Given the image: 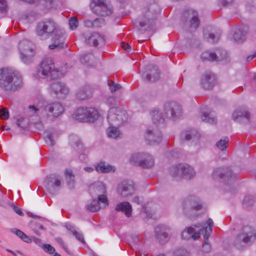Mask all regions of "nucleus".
I'll return each mask as SVG.
<instances>
[{"instance_id":"obj_1","label":"nucleus","mask_w":256,"mask_h":256,"mask_svg":"<svg viewBox=\"0 0 256 256\" xmlns=\"http://www.w3.org/2000/svg\"><path fill=\"white\" fill-rule=\"evenodd\" d=\"M36 32L42 39H46L52 34H54L52 38L54 44L49 46L50 49L61 48L64 47L65 33L58 28L54 20L48 19L40 22L38 24Z\"/></svg>"},{"instance_id":"obj_2","label":"nucleus","mask_w":256,"mask_h":256,"mask_svg":"<svg viewBox=\"0 0 256 256\" xmlns=\"http://www.w3.org/2000/svg\"><path fill=\"white\" fill-rule=\"evenodd\" d=\"M22 85L21 74L8 68L0 69V88L5 92H14Z\"/></svg>"},{"instance_id":"obj_3","label":"nucleus","mask_w":256,"mask_h":256,"mask_svg":"<svg viewBox=\"0 0 256 256\" xmlns=\"http://www.w3.org/2000/svg\"><path fill=\"white\" fill-rule=\"evenodd\" d=\"M30 110L34 112L36 116H47L52 119H55L60 116L64 110L62 104L58 102H46L39 104L36 107L34 106H28Z\"/></svg>"},{"instance_id":"obj_4","label":"nucleus","mask_w":256,"mask_h":256,"mask_svg":"<svg viewBox=\"0 0 256 256\" xmlns=\"http://www.w3.org/2000/svg\"><path fill=\"white\" fill-rule=\"evenodd\" d=\"M37 73L39 77L43 78L54 79L59 77L58 71L55 68L52 58H46L42 60L38 68Z\"/></svg>"},{"instance_id":"obj_5","label":"nucleus","mask_w":256,"mask_h":256,"mask_svg":"<svg viewBox=\"0 0 256 256\" xmlns=\"http://www.w3.org/2000/svg\"><path fill=\"white\" fill-rule=\"evenodd\" d=\"M182 207L184 214L190 218L197 216L198 212L202 209V204L193 196L185 198L182 202Z\"/></svg>"},{"instance_id":"obj_6","label":"nucleus","mask_w":256,"mask_h":256,"mask_svg":"<svg viewBox=\"0 0 256 256\" xmlns=\"http://www.w3.org/2000/svg\"><path fill=\"white\" fill-rule=\"evenodd\" d=\"M130 161L132 164L144 168H151L154 164V160L152 156L146 152H138L133 154Z\"/></svg>"},{"instance_id":"obj_7","label":"nucleus","mask_w":256,"mask_h":256,"mask_svg":"<svg viewBox=\"0 0 256 256\" xmlns=\"http://www.w3.org/2000/svg\"><path fill=\"white\" fill-rule=\"evenodd\" d=\"M107 119L110 126H120L126 121L128 114L126 110L122 108H111Z\"/></svg>"},{"instance_id":"obj_8","label":"nucleus","mask_w":256,"mask_h":256,"mask_svg":"<svg viewBox=\"0 0 256 256\" xmlns=\"http://www.w3.org/2000/svg\"><path fill=\"white\" fill-rule=\"evenodd\" d=\"M256 232L250 226H244L238 236L235 244L239 248L251 243L255 240Z\"/></svg>"},{"instance_id":"obj_9","label":"nucleus","mask_w":256,"mask_h":256,"mask_svg":"<svg viewBox=\"0 0 256 256\" xmlns=\"http://www.w3.org/2000/svg\"><path fill=\"white\" fill-rule=\"evenodd\" d=\"M170 172L174 178L183 177L188 179L192 178L195 175V172L192 167L182 164L172 166Z\"/></svg>"},{"instance_id":"obj_10","label":"nucleus","mask_w":256,"mask_h":256,"mask_svg":"<svg viewBox=\"0 0 256 256\" xmlns=\"http://www.w3.org/2000/svg\"><path fill=\"white\" fill-rule=\"evenodd\" d=\"M158 6L156 4H151L149 8H145L143 12L142 19L140 22V25L143 27L146 25H150L156 19L158 11L156 10Z\"/></svg>"},{"instance_id":"obj_11","label":"nucleus","mask_w":256,"mask_h":256,"mask_svg":"<svg viewBox=\"0 0 256 256\" xmlns=\"http://www.w3.org/2000/svg\"><path fill=\"white\" fill-rule=\"evenodd\" d=\"M62 178L58 174H54L48 176L46 179V188L52 194H56L60 189Z\"/></svg>"},{"instance_id":"obj_12","label":"nucleus","mask_w":256,"mask_h":256,"mask_svg":"<svg viewBox=\"0 0 256 256\" xmlns=\"http://www.w3.org/2000/svg\"><path fill=\"white\" fill-rule=\"evenodd\" d=\"M164 114L166 118L175 119L180 116L182 108L176 102H169L164 104Z\"/></svg>"},{"instance_id":"obj_13","label":"nucleus","mask_w":256,"mask_h":256,"mask_svg":"<svg viewBox=\"0 0 256 256\" xmlns=\"http://www.w3.org/2000/svg\"><path fill=\"white\" fill-rule=\"evenodd\" d=\"M135 191L134 183L128 180H124L120 182L117 188L118 194L124 198L132 196Z\"/></svg>"},{"instance_id":"obj_14","label":"nucleus","mask_w":256,"mask_h":256,"mask_svg":"<svg viewBox=\"0 0 256 256\" xmlns=\"http://www.w3.org/2000/svg\"><path fill=\"white\" fill-rule=\"evenodd\" d=\"M145 138L150 144H158L162 141V134L156 125L150 126L147 129Z\"/></svg>"},{"instance_id":"obj_15","label":"nucleus","mask_w":256,"mask_h":256,"mask_svg":"<svg viewBox=\"0 0 256 256\" xmlns=\"http://www.w3.org/2000/svg\"><path fill=\"white\" fill-rule=\"evenodd\" d=\"M145 71L142 74L144 80L148 82H154L160 78V72L156 66L150 65L144 68Z\"/></svg>"},{"instance_id":"obj_16","label":"nucleus","mask_w":256,"mask_h":256,"mask_svg":"<svg viewBox=\"0 0 256 256\" xmlns=\"http://www.w3.org/2000/svg\"><path fill=\"white\" fill-rule=\"evenodd\" d=\"M50 91L58 98H64L69 93L70 90L64 83L56 82L50 84Z\"/></svg>"},{"instance_id":"obj_17","label":"nucleus","mask_w":256,"mask_h":256,"mask_svg":"<svg viewBox=\"0 0 256 256\" xmlns=\"http://www.w3.org/2000/svg\"><path fill=\"white\" fill-rule=\"evenodd\" d=\"M213 221L211 218H208L204 224L203 228L200 230V232L204 235V242L202 245V250L206 252H208L210 250V245L208 242L210 234L212 232Z\"/></svg>"},{"instance_id":"obj_18","label":"nucleus","mask_w":256,"mask_h":256,"mask_svg":"<svg viewBox=\"0 0 256 256\" xmlns=\"http://www.w3.org/2000/svg\"><path fill=\"white\" fill-rule=\"evenodd\" d=\"M236 176L235 174H232V171L228 167L216 168L212 173V177L216 180L235 178Z\"/></svg>"},{"instance_id":"obj_19","label":"nucleus","mask_w":256,"mask_h":256,"mask_svg":"<svg viewBox=\"0 0 256 256\" xmlns=\"http://www.w3.org/2000/svg\"><path fill=\"white\" fill-rule=\"evenodd\" d=\"M30 46V42L26 40L21 41L19 44L20 58L22 61L26 64L28 63L30 60V58L26 56L29 52H32Z\"/></svg>"},{"instance_id":"obj_20","label":"nucleus","mask_w":256,"mask_h":256,"mask_svg":"<svg viewBox=\"0 0 256 256\" xmlns=\"http://www.w3.org/2000/svg\"><path fill=\"white\" fill-rule=\"evenodd\" d=\"M215 82L214 74L211 72H206L202 78L201 85L205 90H210L214 86Z\"/></svg>"},{"instance_id":"obj_21","label":"nucleus","mask_w":256,"mask_h":256,"mask_svg":"<svg viewBox=\"0 0 256 256\" xmlns=\"http://www.w3.org/2000/svg\"><path fill=\"white\" fill-rule=\"evenodd\" d=\"M105 40L103 36L97 32H94L86 39V42L87 44L94 46L103 45Z\"/></svg>"},{"instance_id":"obj_22","label":"nucleus","mask_w":256,"mask_h":256,"mask_svg":"<svg viewBox=\"0 0 256 256\" xmlns=\"http://www.w3.org/2000/svg\"><path fill=\"white\" fill-rule=\"evenodd\" d=\"M232 118L238 122H247L250 119V114L244 109L239 108L234 112Z\"/></svg>"},{"instance_id":"obj_23","label":"nucleus","mask_w":256,"mask_h":256,"mask_svg":"<svg viewBox=\"0 0 256 256\" xmlns=\"http://www.w3.org/2000/svg\"><path fill=\"white\" fill-rule=\"evenodd\" d=\"M90 7L94 12L102 16H107L112 12L110 6L105 2L98 6H92V4H91Z\"/></svg>"},{"instance_id":"obj_24","label":"nucleus","mask_w":256,"mask_h":256,"mask_svg":"<svg viewBox=\"0 0 256 256\" xmlns=\"http://www.w3.org/2000/svg\"><path fill=\"white\" fill-rule=\"evenodd\" d=\"M167 228L164 226H158L155 228L156 236L162 244L167 242Z\"/></svg>"},{"instance_id":"obj_25","label":"nucleus","mask_w":256,"mask_h":256,"mask_svg":"<svg viewBox=\"0 0 256 256\" xmlns=\"http://www.w3.org/2000/svg\"><path fill=\"white\" fill-rule=\"evenodd\" d=\"M201 232H196L194 229L192 227L186 228L182 232V237L183 239L189 240L192 238L194 240L198 239L200 236Z\"/></svg>"},{"instance_id":"obj_26","label":"nucleus","mask_w":256,"mask_h":256,"mask_svg":"<svg viewBox=\"0 0 256 256\" xmlns=\"http://www.w3.org/2000/svg\"><path fill=\"white\" fill-rule=\"evenodd\" d=\"M70 144L72 147L78 152H80L83 151V144L77 136L71 134L70 136Z\"/></svg>"},{"instance_id":"obj_27","label":"nucleus","mask_w":256,"mask_h":256,"mask_svg":"<svg viewBox=\"0 0 256 256\" xmlns=\"http://www.w3.org/2000/svg\"><path fill=\"white\" fill-rule=\"evenodd\" d=\"M90 192L92 196H100L106 194L105 186L102 183H99L91 186L90 188Z\"/></svg>"},{"instance_id":"obj_28","label":"nucleus","mask_w":256,"mask_h":256,"mask_svg":"<svg viewBox=\"0 0 256 256\" xmlns=\"http://www.w3.org/2000/svg\"><path fill=\"white\" fill-rule=\"evenodd\" d=\"M186 14L190 18V28H196L200 24L197 12L193 10H189L185 12L184 14Z\"/></svg>"},{"instance_id":"obj_29","label":"nucleus","mask_w":256,"mask_h":256,"mask_svg":"<svg viewBox=\"0 0 256 256\" xmlns=\"http://www.w3.org/2000/svg\"><path fill=\"white\" fill-rule=\"evenodd\" d=\"M92 96V91L89 86L80 88L76 94V98L82 100L89 98Z\"/></svg>"},{"instance_id":"obj_30","label":"nucleus","mask_w":256,"mask_h":256,"mask_svg":"<svg viewBox=\"0 0 256 256\" xmlns=\"http://www.w3.org/2000/svg\"><path fill=\"white\" fill-rule=\"evenodd\" d=\"M87 108L80 107L76 110L74 114V118L79 122H87Z\"/></svg>"},{"instance_id":"obj_31","label":"nucleus","mask_w":256,"mask_h":256,"mask_svg":"<svg viewBox=\"0 0 256 256\" xmlns=\"http://www.w3.org/2000/svg\"><path fill=\"white\" fill-rule=\"evenodd\" d=\"M117 211L124 212L125 214L129 217L131 215L132 207L131 204L128 202H122L118 204L115 208Z\"/></svg>"},{"instance_id":"obj_32","label":"nucleus","mask_w":256,"mask_h":256,"mask_svg":"<svg viewBox=\"0 0 256 256\" xmlns=\"http://www.w3.org/2000/svg\"><path fill=\"white\" fill-rule=\"evenodd\" d=\"M95 168L97 172L103 173L114 172L115 170V168L114 166L102 162L98 164L96 166Z\"/></svg>"},{"instance_id":"obj_33","label":"nucleus","mask_w":256,"mask_h":256,"mask_svg":"<svg viewBox=\"0 0 256 256\" xmlns=\"http://www.w3.org/2000/svg\"><path fill=\"white\" fill-rule=\"evenodd\" d=\"M210 27L206 28L204 31V38L208 42L214 43L217 42L219 39L220 35H215L212 32H210L208 28Z\"/></svg>"},{"instance_id":"obj_34","label":"nucleus","mask_w":256,"mask_h":256,"mask_svg":"<svg viewBox=\"0 0 256 256\" xmlns=\"http://www.w3.org/2000/svg\"><path fill=\"white\" fill-rule=\"evenodd\" d=\"M246 35L245 32L241 27H237L233 30V39L236 42L243 40Z\"/></svg>"},{"instance_id":"obj_35","label":"nucleus","mask_w":256,"mask_h":256,"mask_svg":"<svg viewBox=\"0 0 256 256\" xmlns=\"http://www.w3.org/2000/svg\"><path fill=\"white\" fill-rule=\"evenodd\" d=\"M87 122H94L96 120L99 114L97 110L94 108H87Z\"/></svg>"},{"instance_id":"obj_36","label":"nucleus","mask_w":256,"mask_h":256,"mask_svg":"<svg viewBox=\"0 0 256 256\" xmlns=\"http://www.w3.org/2000/svg\"><path fill=\"white\" fill-rule=\"evenodd\" d=\"M86 209L92 212H96L100 208V206L98 204V202L95 199L90 201L88 202L86 206Z\"/></svg>"},{"instance_id":"obj_37","label":"nucleus","mask_w":256,"mask_h":256,"mask_svg":"<svg viewBox=\"0 0 256 256\" xmlns=\"http://www.w3.org/2000/svg\"><path fill=\"white\" fill-rule=\"evenodd\" d=\"M216 54L210 51L204 52L201 54V59L202 61H216Z\"/></svg>"},{"instance_id":"obj_38","label":"nucleus","mask_w":256,"mask_h":256,"mask_svg":"<svg viewBox=\"0 0 256 256\" xmlns=\"http://www.w3.org/2000/svg\"><path fill=\"white\" fill-rule=\"evenodd\" d=\"M115 126H110L107 130L108 137L112 138H117L120 136V133L118 128Z\"/></svg>"},{"instance_id":"obj_39","label":"nucleus","mask_w":256,"mask_h":256,"mask_svg":"<svg viewBox=\"0 0 256 256\" xmlns=\"http://www.w3.org/2000/svg\"><path fill=\"white\" fill-rule=\"evenodd\" d=\"M64 175L68 184L70 187L73 188L74 182V175L73 174L72 171L71 170L66 169L65 170Z\"/></svg>"},{"instance_id":"obj_40","label":"nucleus","mask_w":256,"mask_h":256,"mask_svg":"<svg viewBox=\"0 0 256 256\" xmlns=\"http://www.w3.org/2000/svg\"><path fill=\"white\" fill-rule=\"evenodd\" d=\"M11 231L14 233L18 236L24 242H31V238L28 236L24 232H23L20 230L13 228L11 230Z\"/></svg>"},{"instance_id":"obj_41","label":"nucleus","mask_w":256,"mask_h":256,"mask_svg":"<svg viewBox=\"0 0 256 256\" xmlns=\"http://www.w3.org/2000/svg\"><path fill=\"white\" fill-rule=\"evenodd\" d=\"M68 230H70L76 238L82 243H84V240L82 234L76 231L74 228L70 225L66 226Z\"/></svg>"},{"instance_id":"obj_42","label":"nucleus","mask_w":256,"mask_h":256,"mask_svg":"<svg viewBox=\"0 0 256 256\" xmlns=\"http://www.w3.org/2000/svg\"><path fill=\"white\" fill-rule=\"evenodd\" d=\"M202 119L204 122L211 124L214 123L216 121L215 117L210 112L206 113V112H204L202 114Z\"/></svg>"},{"instance_id":"obj_43","label":"nucleus","mask_w":256,"mask_h":256,"mask_svg":"<svg viewBox=\"0 0 256 256\" xmlns=\"http://www.w3.org/2000/svg\"><path fill=\"white\" fill-rule=\"evenodd\" d=\"M44 136L46 142L49 146H52L54 145V140L52 138V134L50 131L46 130L44 132Z\"/></svg>"},{"instance_id":"obj_44","label":"nucleus","mask_w":256,"mask_h":256,"mask_svg":"<svg viewBox=\"0 0 256 256\" xmlns=\"http://www.w3.org/2000/svg\"><path fill=\"white\" fill-rule=\"evenodd\" d=\"M153 121L155 122L160 120L162 118H164V114L162 115L161 113L157 110H154L150 112Z\"/></svg>"},{"instance_id":"obj_45","label":"nucleus","mask_w":256,"mask_h":256,"mask_svg":"<svg viewBox=\"0 0 256 256\" xmlns=\"http://www.w3.org/2000/svg\"><path fill=\"white\" fill-rule=\"evenodd\" d=\"M216 53V62L228 58L227 52L224 50H217Z\"/></svg>"},{"instance_id":"obj_46","label":"nucleus","mask_w":256,"mask_h":256,"mask_svg":"<svg viewBox=\"0 0 256 256\" xmlns=\"http://www.w3.org/2000/svg\"><path fill=\"white\" fill-rule=\"evenodd\" d=\"M31 228L34 232L37 235L40 236L38 230H45L46 228L40 224L32 222H31Z\"/></svg>"},{"instance_id":"obj_47","label":"nucleus","mask_w":256,"mask_h":256,"mask_svg":"<svg viewBox=\"0 0 256 256\" xmlns=\"http://www.w3.org/2000/svg\"><path fill=\"white\" fill-rule=\"evenodd\" d=\"M228 138L227 137L224 139H220L216 144V146L222 150H225L228 147Z\"/></svg>"},{"instance_id":"obj_48","label":"nucleus","mask_w":256,"mask_h":256,"mask_svg":"<svg viewBox=\"0 0 256 256\" xmlns=\"http://www.w3.org/2000/svg\"><path fill=\"white\" fill-rule=\"evenodd\" d=\"M108 84L109 86L110 90L112 92H114L122 88L120 84H116L112 80H108Z\"/></svg>"},{"instance_id":"obj_49","label":"nucleus","mask_w":256,"mask_h":256,"mask_svg":"<svg viewBox=\"0 0 256 256\" xmlns=\"http://www.w3.org/2000/svg\"><path fill=\"white\" fill-rule=\"evenodd\" d=\"M94 56L92 54H85L80 56V61L82 64L85 63H90V60H94Z\"/></svg>"},{"instance_id":"obj_50","label":"nucleus","mask_w":256,"mask_h":256,"mask_svg":"<svg viewBox=\"0 0 256 256\" xmlns=\"http://www.w3.org/2000/svg\"><path fill=\"white\" fill-rule=\"evenodd\" d=\"M78 25V20L75 17H71L69 20V26L71 30H76Z\"/></svg>"},{"instance_id":"obj_51","label":"nucleus","mask_w":256,"mask_h":256,"mask_svg":"<svg viewBox=\"0 0 256 256\" xmlns=\"http://www.w3.org/2000/svg\"><path fill=\"white\" fill-rule=\"evenodd\" d=\"M194 131L192 130H186L182 133L181 137L186 140H190L192 138Z\"/></svg>"},{"instance_id":"obj_52","label":"nucleus","mask_w":256,"mask_h":256,"mask_svg":"<svg viewBox=\"0 0 256 256\" xmlns=\"http://www.w3.org/2000/svg\"><path fill=\"white\" fill-rule=\"evenodd\" d=\"M98 200L97 202H98V204L102 203L104 204V206L106 207L108 205V200L107 198V197L105 194L100 195L98 196Z\"/></svg>"},{"instance_id":"obj_53","label":"nucleus","mask_w":256,"mask_h":256,"mask_svg":"<svg viewBox=\"0 0 256 256\" xmlns=\"http://www.w3.org/2000/svg\"><path fill=\"white\" fill-rule=\"evenodd\" d=\"M188 252L182 248L176 250L174 253V256H188Z\"/></svg>"},{"instance_id":"obj_54","label":"nucleus","mask_w":256,"mask_h":256,"mask_svg":"<svg viewBox=\"0 0 256 256\" xmlns=\"http://www.w3.org/2000/svg\"><path fill=\"white\" fill-rule=\"evenodd\" d=\"M105 24L104 20L102 18H96L94 20V28H100Z\"/></svg>"},{"instance_id":"obj_55","label":"nucleus","mask_w":256,"mask_h":256,"mask_svg":"<svg viewBox=\"0 0 256 256\" xmlns=\"http://www.w3.org/2000/svg\"><path fill=\"white\" fill-rule=\"evenodd\" d=\"M42 247L46 252L50 254H54L55 252L54 248L49 244H43Z\"/></svg>"},{"instance_id":"obj_56","label":"nucleus","mask_w":256,"mask_h":256,"mask_svg":"<svg viewBox=\"0 0 256 256\" xmlns=\"http://www.w3.org/2000/svg\"><path fill=\"white\" fill-rule=\"evenodd\" d=\"M254 202V198L252 196H246L244 198L243 201V204L246 206H248L253 204Z\"/></svg>"},{"instance_id":"obj_57","label":"nucleus","mask_w":256,"mask_h":256,"mask_svg":"<svg viewBox=\"0 0 256 256\" xmlns=\"http://www.w3.org/2000/svg\"><path fill=\"white\" fill-rule=\"evenodd\" d=\"M0 116L2 119H8L9 118V112L8 109L2 108L0 110Z\"/></svg>"},{"instance_id":"obj_58","label":"nucleus","mask_w":256,"mask_h":256,"mask_svg":"<svg viewBox=\"0 0 256 256\" xmlns=\"http://www.w3.org/2000/svg\"><path fill=\"white\" fill-rule=\"evenodd\" d=\"M56 240L64 249V250L68 253H70V250H68V248L66 247V245L64 244V240H62V238H56Z\"/></svg>"},{"instance_id":"obj_59","label":"nucleus","mask_w":256,"mask_h":256,"mask_svg":"<svg viewBox=\"0 0 256 256\" xmlns=\"http://www.w3.org/2000/svg\"><path fill=\"white\" fill-rule=\"evenodd\" d=\"M7 7L6 0H0V12H5Z\"/></svg>"},{"instance_id":"obj_60","label":"nucleus","mask_w":256,"mask_h":256,"mask_svg":"<svg viewBox=\"0 0 256 256\" xmlns=\"http://www.w3.org/2000/svg\"><path fill=\"white\" fill-rule=\"evenodd\" d=\"M234 0H219L220 4L223 6H227L231 4Z\"/></svg>"},{"instance_id":"obj_61","label":"nucleus","mask_w":256,"mask_h":256,"mask_svg":"<svg viewBox=\"0 0 256 256\" xmlns=\"http://www.w3.org/2000/svg\"><path fill=\"white\" fill-rule=\"evenodd\" d=\"M12 209L16 213L18 214V215L20 216H24V213L22 212L21 209L20 208H18L14 204H12Z\"/></svg>"},{"instance_id":"obj_62","label":"nucleus","mask_w":256,"mask_h":256,"mask_svg":"<svg viewBox=\"0 0 256 256\" xmlns=\"http://www.w3.org/2000/svg\"><path fill=\"white\" fill-rule=\"evenodd\" d=\"M116 100L114 96H110L108 98L106 102L110 106L114 104Z\"/></svg>"},{"instance_id":"obj_63","label":"nucleus","mask_w":256,"mask_h":256,"mask_svg":"<svg viewBox=\"0 0 256 256\" xmlns=\"http://www.w3.org/2000/svg\"><path fill=\"white\" fill-rule=\"evenodd\" d=\"M84 25L88 28H94V21L86 20L84 21Z\"/></svg>"},{"instance_id":"obj_64","label":"nucleus","mask_w":256,"mask_h":256,"mask_svg":"<svg viewBox=\"0 0 256 256\" xmlns=\"http://www.w3.org/2000/svg\"><path fill=\"white\" fill-rule=\"evenodd\" d=\"M121 46L124 50H128L130 49V45L124 42H122L121 43Z\"/></svg>"}]
</instances>
